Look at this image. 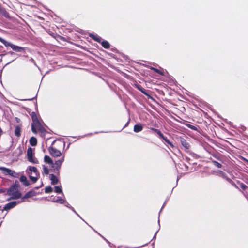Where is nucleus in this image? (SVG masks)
<instances>
[{"label": "nucleus", "instance_id": "nucleus-23", "mask_svg": "<svg viewBox=\"0 0 248 248\" xmlns=\"http://www.w3.org/2000/svg\"><path fill=\"white\" fill-rule=\"evenodd\" d=\"M52 201L53 202H59L60 203H63L64 202V200L62 198L60 197H58L56 200H53Z\"/></svg>", "mask_w": 248, "mask_h": 248}, {"label": "nucleus", "instance_id": "nucleus-24", "mask_svg": "<svg viewBox=\"0 0 248 248\" xmlns=\"http://www.w3.org/2000/svg\"><path fill=\"white\" fill-rule=\"evenodd\" d=\"M43 174H45L46 175L48 174L49 170L46 166L43 165Z\"/></svg>", "mask_w": 248, "mask_h": 248}, {"label": "nucleus", "instance_id": "nucleus-6", "mask_svg": "<svg viewBox=\"0 0 248 248\" xmlns=\"http://www.w3.org/2000/svg\"><path fill=\"white\" fill-rule=\"evenodd\" d=\"M48 151L49 154L54 157H57L62 155L61 151L53 147H49Z\"/></svg>", "mask_w": 248, "mask_h": 248}, {"label": "nucleus", "instance_id": "nucleus-8", "mask_svg": "<svg viewBox=\"0 0 248 248\" xmlns=\"http://www.w3.org/2000/svg\"><path fill=\"white\" fill-rule=\"evenodd\" d=\"M153 130L156 132L157 134L160 136V137L163 139L168 144H170L172 147L173 146L172 144L169 141V140L167 138L165 137L163 134L159 130L156 129H153Z\"/></svg>", "mask_w": 248, "mask_h": 248}, {"label": "nucleus", "instance_id": "nucleus-11", "mask_svg": "<svg viewBox=\"0 0 248 248\" xmlns=\"http://www.w3.org/2000/svg\"><path fill=\"white\" fill-rule=\"evenodd\" d=\"M50 178L51 181V184L52 185H55L58 182V179L53 174H51L50 175Z\"/></svg>", "mask_w": 248, "mask_h": 248}, {"label": "nucleus", "instance_id": "nucleus-25", "mask_svg": "<svg viewBox=\"0 0 248 248\" xmlns=\"http://www.w3.org/2000/svg\"><path fill=\"white\" fill-rule=\"evenodd\" d=\"M46 193H51L53 191V189L51 186H47L45 188Z\"/></svg>", "mask_w": 248, "mask_h": 248}, {"label": "nucleus", "instance_id": "nucleus-33", "mask_svg": "<svg viewBox=\"0 0 248 248\" xmlns=\"http://www.w3.org/2000/svg\"><path fill=\"white\" fill-rule=\"evenodd\" d=\"M140 90L144 93H145L143 90L140 89Z\"/></svg>", "mask_w": 248, "mask_h": 248}, {"label": "nucleus", "instance_id": "nucleus-21", "mask_svg": "<svg viewBox=\"0 0 248 248\" xmlns=\"http://www.w3.org/2000/svg\"><path fill=\"white\" fill-rule=\"evenodd\" d=\"M55 191L58 193H62V188L61 186H56L55 187Z\"/></svg>", "mask_w": 248, "mask_h": 248}, {"label": "nucleus", "instance_id": "nucleus-17", "mask_svg": "<svg viewBox=\"0 0 248 248\" xmlns=\"http://www.w3.org/2000/svg\"><path fill=\"white\" fill-rule=\"evenodd\" d=\"M37 139L34 137H32L30 140V143L32 146H35L37 144Z\"/></svg>", "mask_w": 248, "mask_h": 248}, {"label": "nucleus", "instance_id": "nucleus-5", "mask_svg": "<svg viewBox=\"0 0 248 248\" xmlns=\"http://www.w3.org/2000/svg\"><path fill=\"white\" fill-rule=\"evenodd\" d=\"M64 161V157H62L61 159L56 161L55 163H53L51 168L54 170L59 171L61 168V166Z\"/></svg>", "mask_w": 248, "mask_h": 248}, {"label": "nucleus", "instance_id": "nucleus-9", "mask_svg": "<svg viewBox=\"0 0 248 248\" xmlns=\"http://www.w3.org/2000/svg\"><path fill=\"white\" fill-rule=\"evenodd\" d=\"M17 202H12L8 203L5 205V207H4V209L5 210H8L14 207L17 204Z\"/></svg>", "mask_w": 248, "mask_h": 248}, {"label": "nucleus", "instance_id": "nucleus-27", "mask_svg": "<svg viewBox=\"0 0 248 248\" xmlns=\"http://www.w3.org/2000/svg\"><path fill=\"white\" fill-rule=\"evenodd\" d=\"M213 163L214 165L215 166L217 167V168H221V164H220V163H218V162L216 161H213Z\"/></svg>", "mask_w": 248, "mask_h": 248}, {"label": "nucleus", "instance_id": "nucleus-13", "mask_svg": "<svg viewBox=\"0 0 248 248\" xmlns=\"http://www.w3.org/2000/svg\"><path fill=\"white\" fill-rule=\"evenodd\" d=\"M143 129V127L141 124H136L134 127V131L135 132L141 131Z\"/></svg>", "mask_w": 248, "mask_h": 248}, {"label": "nucleus", "instance_id": "nucleus-19", "mask_svg": "<svg viewBox=\"0 0 248 248\" xmlns=\"http://www.w3.org/2000/svg\"><path fill=\"white\" fill-rule=\"evenodd\" d=\"M34 192L33 191H30L28 193H27L23 197V199H25V198H29L30 197H31L32 196H33L34 195Z\"/></svg>", "mask_w": 248, "mask_h": 248}, {"label": "nucleus", "instance_id": "nucleus-14", "mask_svg": "<svg viewBox=\"0 0 248 248\" xmlns=\"http://www.w3.org/2000/svg\"><path fill=\"white\" fill-rule=\"evenodd\" d=\"M20 180L21 182L23 183L24 185L27 186L29 185V182L27 181V178L26 176L23 175L21 176L20 178Z\"/></svg>", "mask_w": 248, "mask_h": 248}, {"label": "nucleus", "instance_id": "nucleus-31", "mask_svg": "<svg viewBox=\"0 0 248 248\" xmlns=\"http://www.w3.org/2000/svg\"><path fill=\"white\" fill-rule=\"evenodd\" d=\"M4 192V190L3 189H0V193H3Z\"/></svg>", "mask_w": 248, "mask_h": 248}, {"label": "nucleus", "instance_id": "nucleus-10", "mask_svg": "<svg viewBox=\"0 0 248 248\" xmlns=\"http://www.w3.org/2000/svg\"><path fill=\"white\" fill-rule=\"evenodd\" d=\"M29 171H31L30 173H34V174H35L36 176H39V173L38 172L36 168L33 166H30L29 168Z\"/></svg>", "mask_w": 248, "mask_h": 248}, {"label": "nucleus", "instance_id": "nucleus-29", "mask_svg": "<svg viewBox=\"0 0 248 248\" xmlns=\"http://www.w3.org/2000/svg\"><path fill=\"white\" fill-rule=\"evenodd\" d=\"M3 15L5 17H9V14H8V13L6 11H3Z\"/></svg>", "mask_w": 248, "mask_h": 248}, {"label": "nucleus", "instance_id": "nucleus-22", "mask_svg": "<svg viewBox=\"0 0 248 248\" xmlns=\"http://www.w3.org/2000/svg\"><path fill=\"white\" fill-rule=\"evenodd\" d=\"M102 45L105 48H108L110 46L109 43L106 41H103L102 42Z\"/></svg>", "mask_w": 248, "mask_h": 248}, {"label": "nucleus", "instance_id": "nucleus-26", "mask_svg": "<svg viewBox=\"0 0 248 248\" xmlns=\"http://www.w3.org/2000/svg\"><path fill=\"white\" fill-rule=\"evenodd\" d=\"M31 116L32 119V122L38 120L37 119V116L34 112H32L31 114Z\"/></svg>", "mask_w": 248, "mask_h": 248}, {"label": "nucleus", "instance_id": "nucleus-16", "mask_svg": "<svg viewBox=\"0 0 248 248\" xmlns=\"http://www.w3.org/2000/svg\"><path fill=\"white\" fill-rule=\"evenodd\" d=\"M21 128L19 126H16L15 130V134L17 137H19L21 135Z\"/></svg>", "mask_w": 248, "mask_h": 248}, {"label": "nucleus", "instance_id": "nucleus-12", "mask_svg": "<svg viewBox=\"0 0 248 248\" xmlns=\"http://www.w3.org/2000/svg\"><path fill=\"white\" fill-rule=\"evenodd\" d=\"M44 161L48 163L50 165H51V166H52L53 162L52 159L48 155H45L44 157Z\"/></svg>", "mask_w": 248, "mask_h": 248}, {"label": "nucleus", "instance_id": "nucleus-32", "mask_svg": "<svg viewBox=\"0 0 248 248\" xmlns=\"http://www.w3.org/2000/svg\"><path fill=\"white\" fill-rule=\"evenodd\" d=\"M140 90L144 93H145L143 90L140 89Z\"/></svg>", "mask_w": 248, "mask_h": 248}, {"label": "nucleus", "instance_id": "nucleus-7", "mask_svg": "<svg viewBox=\"0 0 248 248\" xmlns=\"http://www.w3.org/2000/svg\"><path fill=\"white\" fill-rule=\"evenodd\" d=\"M0 170H1L5 174H8L12 176H14V174L16 173L12 170L3 167H0Z\"/></svg>", "mask_w": 248, "mask_h": 248}, {"label": "nucleus", "instance_id": "nucleus-28", "mask_svg": "<svg viewBox=\"0 0 248 248\" xmlns=\"http://www.w3.org/2000/svg\"><path fill=\"white\" fill-rule=\"evenodd\" d=\"M152 70H153L154 71L156 72V73H158L161 75H162V73L158 69L155 68H152Z\"/></svg>", "mask_w": 248, "mask_h": 248}, {"label": "nucleus", "instance_id": "nucleus-15", "mask_svg": "<svg viewBox=\"0 0 248 248\" xmlns=\"http://www.w3.org/2000/svg\"><path fill=\"white\" fill-rule=\"evenodd\" d=\"M181 143L182 145L186 149H189L190 148L189 144L186 141V140L184 139H182L181 140Z\"/></svg>", "mask_w": 248, "mask_h": 248}, {"label": "nucleus", "instance_id": "nucleus-3", "mask_svg": "<svg viewBox=\"0 0 248 248\" xmlns=\"http://www.w3.org/2000/svg\"><path fill=\"white\" fill-rule=\"evenodd\" d=\"M42 126L38 120L32 122L31 124V130L34 133H36L37 130H41Z\"/></svg>", "mask_w": 248, "mask_h": 248}, {"label": "nucleus", "instance_id": "nucleus-20", "mask_svg": "<svg viewBox=\"0 0 248 248\" xmlns=\"http://www.w3.org/2000/svg\"><path fill=\"white\" fill-rule=\"evenodd\" d=\"M90 36L94 40L97 41V42H100L101 40V38L95 35H90Z\"/></svg>", "mask_w": 248, "mask_h": 248}, {"label": "nucleus", "instance_id": "nucleus-1", "mask_svg": "<svg viewBox=\"0 0 248 248\" xmlns=\"http://www.w3.org/2000/svg\"><path fill=\"white\" fill-rule=\"evenodd\" d=\"M7 193L11 196V199H18L21 196V193L19 191L18 187L16 186H12L8 190Z\"/></svg>", "mask_w": 248, "mask_h": 248}, {"label": "nucleus", "instance_id": "nucleus-18", "mask_svg": "<svg viewBox=\"0 0 248 248\" xmlns=\"http://www.w3.org/2000/svg\"><path fill=\"white\" fill-rule=\"evenodd\" d=\"M28 174H29L30 179L33 182H36L38 180V176H36L35 174H34L33 176L32 175V173H30V172H28Z\"/></svg>", "mask_w": 248, "mask_h": 248}, {"label": "nucleus", "instance_id": "nucleus-30", "mask_svg": "<svg viewBox=\"0 0 248 248\" xmlns=\"http://www.w3.org/2000/svg\"><path fill=\"white\" fill-rule=\"evenodd\" d=\"M241 187H242L243 189H246V188L247 186H246V185H242L241 186Z\"/></svg>", "mask_w": 248, "mask_h": 248}, {"label": "nucleus", "instance_id": "nucleus-2", "mask_svg": "<svg viewBox=\"0 0 248 248\" xmlns=\"http://www.w3.org/2000/svg\"><path fill=\"white\" fill-rule=\"evenodd\" d=\"M0 41L1 43H2L6 46H10L11 47V48L15 51L22 52L24 50V47L15 45L10 42L6 41L4 39H3L0 37Z\"/></svg>", "mask_w": 248, "mask_h": 248}, {"label": "nucleus", "instance_id": "nucleus-4", "mask_svg": "<svg viewBox=\"0 0 248 248\" xmlns=\"http://www.w3.org/2000/svg\"><path fill=\"white\" fill-rule=\"evenodd\" d=\"M27 155L28 160L30 162L34 164H36L38 163V160L33 157L32 151L31 148H30L28 149Z\"/></svg>", "mask_w": 248, "mask_h": 248}]
</instances>
